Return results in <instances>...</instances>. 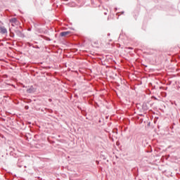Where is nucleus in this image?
Returning a JSON list of instances; mask_svg holds the SVG:
<instances>
[{
	"label": "nucleus",
	"mask_w": 180,
	"mask_h": 180,
	"mask_svg": "<svg viewBox=\"0 0 180 180\" xmlns=\"http://www.w3.org/2000/svg\"><path fill=\"white\" fill-rule=\"evenodd\" d=\"M104 15H108V12H104Z\"/></svg>",
	"instance_id": "obj_5"
},
{
	"label": "nucleus",
	"mask_w": 180,
	"mask_h": 180,
	"mask_svg": "<svg viewBox=\"0 0 180 180\" xmlns=\"http://www.w3.org/2000/svg\"><path fill=\"white\" fill-rule=\"evenodd\" d=\"M26 108V109H28L29 108V107H25Z\"/></svg>",
	"instance_id": "obj_9"
},
{
	"label": "nucleus",
	"mask_w": 180,
	"mask_h": 180,
	"mask_svg": "<svg viewBox=\"0 0 180 180\" xmlns=\"http://www.w3.org/2000/svg\"><path fill=\"white\" fill-rule=\"evenodd\" d=\"M11 26L15 27V24H14V23H12V24H11Z\"/></svg>",
	"instance_id": "obj_6"
},
{
	"label": "nucleus",
	"mask_w": 180,
	"mask_h": 180,
	"mask_svg": "<svg viewBox=\"0 0 180 180\" xmlns=\"http://www.w3.org/2000/svg\"><path fill=\"white\" fill-rule=\"evenodd\" d=\"M0 33L1 34H7L8 30H6V27H0Z\"/></svg>",
	"instance_id": "obj_1"
},
{
	"label": "nucleus",
	"mask_w": 180,
	"mask_h": 180,
	"mask_svg": "<svg viewBox=\"0 0 180 180\" xmlns=\"http://www.w3.org/2000/svg\"><path fill=\"white\" fill-rule=\"evenodd\" d=\"M11 34H13V36H15V34H13V33H12V32H11Z\"/></svg>",
	"instance_id": "obj_8"
},
{
	"label": "nucleus",
	"mask_w": 180,
	"mask_h": 180,
	"mask_svg": "<svg viewBox=\"0 0 180 180\" xmlns=\"http://www.w3.org/2000/svg\"><path fill=\"white\" fill-rule=\"evenodd\" d=\"M70 31H66V32H60V36L62 37H65V36L70 34Z\"/></svg>",
	"instance_id": "obj_2"
},
{
	"label": "nucleus",
	"mask_w": 180,
	"mask_h": 180,
	"mask_svg": "<svg viewBox=\"0 0 180 180\" xmlns=\"http://www.w3.org/2000/svg\"><path fill=\"white\" fill-rule=\"evenodd\" d=\"M49 102H51V98H49Z\"/></svg>",
	"instance_id": "obj_7"
},
{
	"label": "nucleus",
	"mask_w": 180,
	"mask_h": 180,
	"mask_svg": "<svg viewBox=\"0 0 180 180\" xmlns=\"http://www.w3.org/2000/svg\"><path fill=\"white\" fill-rule=\"evenodd\" d=\"M10 23H14V24L18 23V19L16 18H13L10 19Z\"/></svg>",
	"instance_id": "obj_4"
},
{
	"label": "nucleus",
	"mask_w": 180,
	"mask_h": 180,
	"mask_svg": "<svg viewBox=\"0 0 180 180\" xmlns=\"http://www.w3.org/2000/svg\"><path fill=\"white\" fill-rule=\"evenodd\" d=\"M15 33H16L17 36H18V37H25L23 35V34L22 33V32H20V30H16Z\"/></svg>",
	"instance_id": "obj_3"
}]
</instances>
